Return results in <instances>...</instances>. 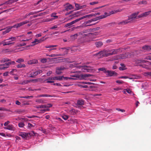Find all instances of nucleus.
I'll return each instance as SVG.
<instances>
[{
	"instance_id": "nucleus-1",
	"label": "nucleus",
	"mask_w": 151,
	"mask_h": 151,
	"mask_svg": "<svg viewBox=\"0 0 151 151\" xmlns=\"http://www.w3.org/2000/svg\"><path fill=\"white\" fill-rule=\"evenodd\" d=\"M121 51L120 49H117L111 50H102L103 52V56L108 57L113 55H115L119 53Z\"/></svg>"
},
{
	"instance_id": "nucleus-2",
	"label": "nucleus",
	"mask_w": 151,
	"mask_h": 151,
	"mask_svg": "<svg viewBox=\"0 0 151 151\" xmlns=\"http://www.w3.org/2000/svg\"><path fill=\"white\" fill-rule=\"evenodd\" d=\"M17 38L16 37H12L3 40V46L14 45L15 43L14 41L16 40Z\"/></svg>"
},
{
	"instance_id": "nucleus-3",
	"label": "nucleus",
	"mask_w": 151,
	"mask_h": 151,
	"mask_svg": "<svg viewBox=\"0 0 151 151\" xmlns=\"http://www.w3.org/2000/svg\"><path fill=\"white\" fill-rule=\"evenodd\" d=\"M137 63L139 64V65L146 69L149 68V66L147 64H149V63L147 61L142 60H138L137 61Z\"/></svg>"
},
{
	"instance_id": "nucleus-4",
	"label": "nucleus",
	"mask_w": 151,
	"mask_h": 151,
	"mask_svg": "<svg viewBox=\"0 0 151 151\" xmlns=\"http://www.w3.org/2000/svg\"><path fill=\"white\" fill-rule=\"evenodd\" d=\"M63 77V76H55V77H49L46 79L45 81H46V83H51L54 82V81H50L49 80H58L59 81L61 80Z\"/></svg>"
},
{
	"instance_id": "nucleus-5",
	"label": "nucleus",
	"mask_w": 151,
	"mask_h": 151,
	"mask_svg": "<svg viewBox=\"0 0 151 151\" xmlns=\"http://www.w3.org/2000/svg\"><path fill=\"white\" fill-rule=\"evenodd\" d=\"M90 76V75L87 74L84 75L75 74L71 76L75 78H73V80H74L84 79L86 77H88Z\"/></svg>"
},
{
	"instance_id": "nucleus-6",
	"label": "nucleus",
	"mask_w": 151,
	"mask_h": 151,
	"mask_svg": "<svg viewBox=\"0 0 151 151\" xmlns=\"http://www.w3.org/2000/svg\"><path fill=\"white\" fill-rule=\"evenodd\" d=\"M78 68L81 69V71L84 72H90L92 71V68L91 66H88L87 65H84L83 66H76Z\"/></svg>"
},
{
	"instance_id": "nucleus-7",
	"label": "nucleus",
	"mask_w": 151,
	"mask_h": 151,
	"mask_svg": "<svg viewBox=\"0 0 151 151\" xmlns=\"http://www.w3.org/2000/svg\"><path fill=\"white\" fill-rule=\"evenodd\" d=\"M85 32H86L83 31H81L80 32L75 34L71 36V38L72 40H75L77 38L78 36L80 35H83V36H90L91 35V34H84Z\"/></svg>"
},
{
	"instance_id": "nucleus-8",
	"label": "nucleus",
	"mask_w": 151,
	"mask_h": 151,
	"mask_svg": "<svg viewBox=\"0 0 151 151\" xmlns=\"http://www.w3.org/2000/svg\"><path fill=\"white\" fill-rule=\"evenodd\" d=\"M42 71L41 70H33L29 73V77L31 78H34L38 74L42 73Z\"/></svg>"
},
{
	"instance_id": "nucleus-9",
	"label": "nucleus",
	"mask_w": 151,
	"mask_h": 151,
	"mask_svg": "<svg viewBox=\"0 0 151 151\" xmlns=\"http://www.w3.org/2000/svg\"><path fill=\"white\" fill-rule=\"evenodd\" d=\"M139 14V12L135 13L132 14L131 15L128 17V20L129 21V22L133 21L135 19H138L139 18H138L137 15Z\"/></svg>"
},
{
	"instance_id": "nucleus-10",
	"label": "nucleus",
	"mask_w": 151,
	"mask_h": 151,
	"mask_svg": "<svg viewBox=\"0 0 151 151\" xmlns=\"http://www.w3.org/2000/svg\"><path fill=\"white\" fill-rule=\"evenodd\" d=\"M118 12H119V11L117 10H116V11H112L109 12V13L105 12L104 13V15H102L99 16L100 19H102L105 18L111 14H114L115 13Z\"/></svg>"
},
{
	"instance_id": "nucleus-11",
	"label": "nucleus",
	"mask_w": 151,
	"mask_h": 151,
	"mask_svg": "<svg viewBox=\"0 0 151 151\" xmlns=\"http://www.w3.org/2000/svg\"><path fill=\"white\" fill-rule=\"evenodd\" d=\"M100 19L99 16L98 17H96V18H94L93 19H92L90 20H88V21L85 22L84 23V25L85 27L91 26L93 25V24H89L92 22L95 21L96 20H97L99 19Z\"/></svg>"
},
{
	"instance_id": "nucleus-12",
	"label": "nucleus",
	"mask_w": 151,
	"mask_h": 151,
	"mask_svg": "<svg viewBox=\"0 0 151 151\" xmlns=\"http://www.w3.org/2000/svg\"><path fill=\"white\" fill-rule=\"evenodd\" d=\"M64 11H68L73 9V6L70 4L69 3H67L64 5Z\"/></svg>"
},
{
	"instance_id": "nucleus-13",
	"label": "nucleus",
	"mask_w": 151,
	"mask_h": 151,
	"mask_svg": "<svg viewBox=\"0 0 151 151\" xmlns=\"http://www.w3.org/2000/svg\"><path fill=\"white\" fill-rule=\"evenodd\" d=\"M78 21H79V20L78 19H76L70 23L67 24L64 26V27H70L73 24Z\"/></svg>"
},
{
	"instance_id": "nucleus-14",
	"label": "nucleus",
	"mask_w": 151,
	"mask_h": 151,
	"mask_svg": "<svg viewBox=\"0 0 151 151\" xmlns=\"http://www.w3.org/2000/svg\"><path fill=\"white\" fill-rule=\"evenodd\" d=\"M151 12V11H149L147 12H145L139 15L138 16V18H141L142 17H147V15H149L150 13Z\"/></svg>"
},
{
	"instance_id": "nucleus-15",
	"label": "nucleus",
	"mask_w": 151,
	"mask_h": 151,
	"mask_svg": "<svg viewBox=\"0 0 151 151\" xmlns=\"http://www.w3.org/2000/svg\"><path fill=\"white\" fill-rule=\"evenodd\" d=\"M108 75L110 76H116L118 74L114 71L107 70V73Z\"/></svg>"
},
{
	"instance_id": "nucleus-16",
	"label": "nucleus",
	"mask_w": 151,
	"mask_h": 151,
	"mask_svg": "<svg viewBox=\"0 0 151 151\" xmlns=\"http://www.w3.org/2000/svg\"><path fill=\"white\" fill-rule=\"evenodd\" d=\"M4 128L5 129H8L12 131H14L15 130L14 127L13 125L11 124L8 125L7 127H4Z\"/></svg>"
},
{
	"instance_id": "nucleus-17",
	"label": "nucleus",
	"mask_w": 151,
	"mask_h": 151,
	"mask_svg": "<svg viewBox=\"0 0 151 151\" xmlns=\"http://www.w3.org/2000/svg\"><path fill=\"white\" fill-rule=\"evenodd\" d=\"M12 28V27H6V28L4 29V30L5 29V31L3 32V35H4L9 32L11 30Z\"/></svg>"
},
{
	"instance_id": "nucleus-18",
	"label": "nucleus",
	"mask_w": 151,
	"mask_h": 151,
	"mask_svg": "<svg viewBox=\"0 0 151 151\" xmlns=\"http://www.w3.org/2000/svg\"><path fill=\"white\" fill-rule=\"evenodd\" d=\"M38 63V61L37 59H35L29 60L28 62V64L29 65L35 64Z\"/></svg>"
},
{
	"instance_id": "nucleus-19",
	"label": "nucleus",
	"mask_w": 151,
	"mask_h": 151,
	"mask_svg": "<svg viewBox=\"0 0 151 151\" xmlns=\"http://www.w3.org/2000/svg\"><path fill=\"white\" fill-rule=\"evenodd\" d=\"M129 23H130L128 19L127 20L123 21L121 22H119L118 23V24L119 25H124Z\"/></svg>"
},
{
	"instance_id": "nucleus-20",
	"label": "nucleus",
	"mask_w": 151,
	"mask_h": 151,
	"mask_svg": "<svg viewBox=\"0 0 151 151\" xmlns=\"http://www.w3.org/2000/svg\"><path fill=\"white\" fill-rule=\"evenodd\" d=\"M8 62L4 64V65H6V67H8L11 65H14L15 64V63L14 61H11L10 60Z\"/></svg>"
},
{
	"instance_id": "nucleus-21",
	"label": "nucleus",
	"mask_w": 151,
	"mask_h": 151,
	"mask_svg": "<svg viewBox=\"0 0 151 151\" xmlns=\"http://www.w3.org/2000/svg\"><path fill=\"white\" fill-rule=\"evenodd\" d=\"M98 85L96 84L92 83L89 86V88L91 89H94L95 88H97Z\"/></svg>"
},
{
	"instance_id": "nucleus-22",
	"label": "nucleus",
	"mask_w": 151,
	"mask_h": 151,
	"mask_svg": "<svg viewBox=\"0 0 151 151\" xmlns=\"http://www.w3.org/2000/svg\"><path fill=\"white\" fill-rule=\"evenodd\" d=\"M142 48L144 50H151V45H145L142 47Z\"/></svg>"
},
{
	"instance_id": "nucleus-23",
	"label": "nucleus",
	"mask_w": 151,
	"mask_h": 151,
	"mask_svg": "<svg viewBox=\"0 0 151 151\" xmlns=\"http://www.w3.org/2000/svg\"><path fill=\"white\" fill-rule=\"evenodd\" d=\"M95 45L97 47L100 48L103 45V43L101 42H95Z\"/></svg>"
},
{
	"instance_id": "nucleus-24",
	"label": "nucleus",
	"mask_w": 151,
	"mask_h": 151,
	"mask_svg": "<svg viewBox=\"0 0 151 151\" xmlns=\"http://www.w3.org/2000/svg\"><path fill=\"white\" fill-rule=\"evenodd\" d=\"M77 104L78 105L83 106L84 104V101L81 99H79L77 101Z\"/></svg>"
},
{
	"instance_id": "nucleus-25",
	"label": "nucleus",
	"mask_w": 151,
	"mask_h": 151,
	"mask_svg": "<svg viewBox=\"0 0 151 151\" xmlns=\"http://www.w3.org/2000/svg\"><path fill=\"white\" fill-rule=\"evenodd\" d=\"M93 16V15H92V14H88V15H86L85 16H83L79 18H78V19L79 20V21L81 19H84L85 18H86L87 17H92Z\"/></svg>"
},
{
	"instance_id": "nucleus-26",
	"label": "nucleus",
	"mask_w": 151,
	"mask_h": 151,
	"mask_svg": "<svg viewBox=\"0 0 151 151\" xmlns=\"http://www.w3.org/2000/svg\"><path fill=\"white\" fill-rule=\"evenodd\" d=\"M26 65L24 64L20 63L17 65V67L18 68H25Z\"/></svg>"
},
{
	"instance_id": "nucleus-27",
	"label": "nucleus",
	"mask_w": 151,
	"mask_h": 151,
	"mask_svg": "<svg viewBox=\"0 0 151 151\" xmlns=\"http://www.w3.org/2000/svg\"><path fill=\"white\" fill-rule=\"evenodd\" d=\"M36 102L38 103H44L45 101L44 100L42 99H38L36 100Z\"/></svg>"
},
{
	"instance_id": "nucleus-28",
	"label": "nucleus",
	"mask_w": 151,
	"mask_h": 151,
	"mask_svg": "<svg viewBox=\"0 0 151 151\" xmlns=\"http://www.w3.org/2000/svg\"><path fill=\"white\" fill-rule=\"evenodd\" d=\"M68 113L69 114H70L71 115H74L75 113V110L74 109H73L71 110H69L68 111Z\"/></svg>"
},
{
	"instance_id": "nucleus-29",
	"label": "nucleus",
	"mask_w": 151,
	"mask_h": 151,
	"mask_svg": "<svg viewBox=\"0 0 151 151\" xmlns=\"http://www.w3.org/2000/svg\"><path fill=\"white\" fill-rule=\"evenodd\" d=\"M42 41L43 40H42V39H40V40H38V39H35L34 41L32 42V43L34 44L36 42H37V43H38Z\"/></svg>"
},
{
	"instance_id": "nucleus-30",
	"label": "nucleus",
	"mask_w": 151,
	"mask_h": 151,
	"mask_svg": "<svg viewBox=\"0 0 151 151\" xmlns=\"http://www.w3.org/2000/svg\"><path fill=\"white\" fill-rule=\"evenodd\" d=\"M81 13L80 11L77 12L73 14V17H78L81 14Z\"/></svg>"
},
{
	"instance_id": "nucleus-31",
	"label": "nucleus",
	"mask_w": 151,
	"mask_h": 151,
	"mask_svg": "<svg viewBox=\"0 0 151 151\" xmlns=\"http://www.w3.org/2000/svg\"><path fill=\"white\" fill-rule=\"evenodd\" d=\"M10 61V60H9L7 58H4L1 60V63H4L6 62H8Z\"/></svg>"
},
{
	"instance_id": "nucleus-32",
	"label": "nucleus",
	"mask_w": 151,
	"mask_h": 151,
	"mask_svg": "<svg viewBox=\"0 0 151 151\" xmlns=\"http://www.w3.org/2000/svg\"><path fill=\"white\" fill-rule=\"evenodd\" d=\"M5 65H4V64H1L0 65V70H4L6 68H8V67H6L5 66Z\"/></svg>"
},
{
	"instance_id": "nucleus-33",
	"label": "nucleus",
	"mask_w": 151,
	"mask_h": 151,
	"mask_svg": "<svg viewBox=\"0 0 151 151\" xmlns=\"http://www.w3.org/2000/svg\"><path fill=\"white\" fill-rule=\"evenodd\" d=\"M51 96L50 95L47 94H42V95H39L38 96V97H51Z\"/></svg>"
},
{
	"instance_id": "nucleus-34",
	"label": "nucleus",
	"mask_w": 151,
	"mask_h": 151,
	"mask_svg": "<svg viewBox=\"0 0 151 151\" xmlns=\"http://www.w3.org/2000/svg\"><path fill=\"white\" fill-rule=\"evenodd\" d=\"M30 81L28 80H24L22 82L18 83L21 85H24L28 83Z\"/></svg>"
},
{
	"instance_id": "nucleus-35",
	"label": "nucleus",
	"mask_w": 151,
	"mask_h": 151,
	"mask_svg": "<svg viewBox=\"0 0 151 151\" xmlns=\"http://www.w3.org/2000/svg\"><path fill=\"white\" fill-rule=\"evenodd\" d=\"M18 126L20 128L24 127L25 124L24 122H20L18 124Z\"/></svg>"
},
{
	"instance_id": "nucleus-36",
	"label": "nucleus",
	"mask_w": 151,
	"mask_h": 151,
	"mask_svg": "<svg viewBox=\"0 0 151 151\" xmlns=\"http://www.w3.org/2000/svg\"><path fill=\"white\" fill-rule=\"evenodd\" d=\"M96 55H99L100 56V57H104L103 56V52L102 51V50L100 51L99 52L97 53Z\"/></svg>"
},
{
	"instance_id": "nucleus-37",
	"label": "nucleus",
	"mask_w": 151,
	"mask_h": 151,
	"mask_svg": "<svg viewBox=\"0 0 151 151\" xmlns=\"http://www.w3.org/2000/svg\"><path fill=\"white\" fill-rule=\"evenodd\" d=\"M24 59L22 58H19L16 60V62L17 63H20L24 62Z\"/></svg>"
},
{
	"instance_id": "nucleus-38",
	"label": "nucleus",
	"mask_w": 151,
	"mask_h": 151,
	"mask_svg": "<svg viewBox=\"0 0 151 151\" xmlns=\"http://www.w3.org/2000/svg\"><path fill=\"white\" fill-rule=\"evenodd\" d=\"M75 6L76 7V8L77 9V10H79L80 9H79L81 8V4H76L75 3Z\"/></svg>"
},
{
	"instance_id": "nucleus-39",
	"label": "nucleus",
	"mask_w": 151,
	"mask_h": 151,
	"mask_svg": "<svg viewBox=\"0 0 151 151\" xmlns=\"http://www.w3.org/2000/svg\"><path fill=\"white\" fill-rule=\"evenodd\" d=\"M98 70L99 71H103L104 73H107V70H106L104 68H99Z\"/></svg>"
},
{
	"instance_id": "nucleus-40",
	"label": "nucleus",
	"mask_w": 151,
	"mask_h": 151,
	"mask_svg": "<svg viewBox=\"0 0 151 151\" xmlns=\"http://www.w3.org/2000/svg\"><path fill=\"white\" fill-rule=\"evenodd\" d=\"M57 46V45H49L46 46H45V47L46 48H51L54 47H56Z\"/></svg>"
},
{
	"instance_id": "nucleus-41",
	"label": "nucleus",
	"mask_w": 151,
	"mask_h": 151,
	"mask_svg": "<svg viewBox=\"0 0 151 151\" xmlns=\"http://www.w3.org/2000/svg\"><path fill=\"white\" fill-rule=\"evenodd\" d=\"M19 135L24 138L26 137V134L23 132L19 134Z\"/></svg>"
},
{
	"instance_id": "nucleus-42",
	"label": "nucleus",
	"mask_w": 151,
	"mask_h": 151,
	"mask_svg": "<svg viewBox=\"0 0 151 151\" xmlns=\"http://www.w3.org/2000/svg\"><path fill=\"white\" fill-rule=\"evenodd\" d=\"M14 112L16 113H18L19 114H20L23 113L24 111L22 110H16Z\"/></svg>"
},
{
	"instance_id": "nucleus-43",
	"label": "nucleus",
	"mask_w": 151,
	"mask_h": 151,
	"mask_svg": "<svg viewBox=\"0 0 151 151\" xmlns=\"http://www.w3.org/2000/svg\"><path fill=\"white\" fill-rule=\"evenodd\" d=\"M80 7H81V8H80L79 9H82L85 8L87 7H89V6L86 5L81 4Z\"/></svg>"
},
{
	"instance_id": "nucleus-44",
	"label": "nucleus",
	"mask_w": 151,
	"mask_h": 151,
	"mask_svg": "<svg viewBox=\"0 0 151 151\" xmlns=\"http://www.w3.org/2000/svg\"><path fill=\"white\" fill-rule=\"evenodd\" d=\"M91 90L94 91L96 92H99L101 91V90L100 89L98 88V87L97 88H95L93 89H91Z\"/></svg>"
},
{
	"instance_id": "nucleus-45",
	"label": "nucleus",
	"mask_w": 151,
	"mask_h": 151,
	"mask_svg": "<svg viewBox=\"0 0 151 151\" xmlns=\"http://www.w3.org/2000/svg\"><path fill=\"white\" fill-rule=\"evenodd\" d=\"M36 107L37 108H46V107L45 105H41L37 106Z\"/></svg>"
},
{
	"instance_id": "nucleus-46",
	"label": "nucleus",
	"mask_w": 151,
	"mask_h": 151,
	"mask_svg": "<svg viewBox=\"0 0 151 151\" xmlns=\"http://www.w3.org/2000/svg\"><path fill=\"white\" fill-rule=\"evenodd\" d=\"M34 127V126L32 124H30V123H28L27 127L29 129H31V128H33Z\"/></svg>"
},
{
	"instance_id": "nucleus-47",
	"label": "nucleus",
	"mask_w": 151,
	"mask_h": 151,
	"mask_svg": "<svg viewBox=\"0 0 151 151\" xmlns=\"http://www.w3.org/2000/svg\"><path fill=\"white\" fill-rule=\"evenodd\" d=\"M68 116L67 115H63L62 116V117L64 120H67L68 118Z\"/></svg>"
},
{
	"instance_id": "nucleus-48",
	"label": "nucleus",
	"mask_w": 151,
	"mask_h": 151,
	"mask_svg": "<svg viewBox=\"0 0 151 151\" xmlns=\"http://www.w3.org/2000/svg\"><path fill=\"white\" fill-rule=\"evenodd\" d=\"M147 4V2L146 1H140L139 2V4Z\"/></svg>"
},
{
	"instance_id": "nucleus-49",
	"label": "nucleus",
	"mask_w": 151,
	"mask_h": 151,
	"mask_svg": "<svg viewBox=\"0 0 151 151\" xmlns=\"http://www.w3.org/2000/svg\"><path fill=\"white\" fill-rule=\"evenodd\" d=\"M132 78L133 79H139L140 78V76L137 75H133L132 76Z\"/></svg>"
},
{
	"instance_id": "nucleus-50",
	"label": "nucleus",
	"mask_w": 151,
	"mask_h": 151,
	"mask_svg": "<svg viewBox=\"0 0 151 151\" xmlns=\"http://www.w3.org/2000/svg\"><path fill=\"white\" fill-rule=\"evenodd\" d=\"M33 97V96H22V97H20L21 98L29 99H30V98H31V97L32 98Z\"/></svg>"
},
{
	"instance_id": "nucleus-51",
	"label": "nucleus",
	"mask_w": 151,
	"mask_h": 151,
	"mask_svg": "<svg viewBox=\"0 0 151 151\" xmlns=\"http://www.w3.org/2000/svg\"><path fill=\"white\" fill-rule=\"evenodd\" d=\"M32 37V36H29V37L30 38H29V39L21 40V39H20L19 38V40H20V41H28V40H31L32 39V38L31 37Z\"/></svg>"
},
{
	"instance_id": "nucleus-52",
	"label": "nucleus",
	"mask_w": 151,
	"mask_h": 151,
	"mask_svg": "<svg viewBox=\"0 0 151 151\" xmlns=\"http://www.w3.org/2000/svg\"><path fill=\"white\" fill-rule=\"evenodd\" d=\"M56 14V13H52L51 14V17H53L55 18V19H57L58 17L57 16L55 15Z\"/></svg>"
},
{
	"instance_id": "nucleus-53",
	"label": "nucleus",
	"mask_w": 151,
	"mask_h": 151,
	"mask_svg": "<svg viewBox=\"0 0 151 151\" xmlns=\"http://www.w3.org/2000/svg\"><path fill=\"white\" fill-rule=\"evenodd\" d=\"M45 105L46 107V108H50L52 106V105L50 104H47Z\"/></svg>"
},
{
	"instance_id": "nucleus-54",
	"label": "nucleus",
	"mask_w": 151,
	"mask_h": 151,
	"mask_svg": "<svg viewBox=\"0 0 151 151\" xmlns=\"http://www.w3.org/2000/svg\"><path fill=\"white\" fill-rule=\"evenodd\" d=\"M99 3L98 1H94L89 3V4L91 5H93L95 4H97Z\"/></svg>"
},
{
	"instance_id": "nucleus-55",
	"label": "nucleus",
	"mask_w": 151,
	"mask_h": 151,
	"mask_svg": "<svg viewBox=\"0 0 151 151\" xmlns=\"http://www.w3.org/2000/svg\"><path fill=\"white\" fill-rule=\"evenodd\" d=\"M61 49H62L65 53H67L68 52L67 50L65 48H61L59 49L60 50Z\"/></svg>"
},
{
	"instance_id": "nucleus-56",
	"label": "nucleus",
	"mask_w": 151,
	"mask_h": 151,
	"mask_svg": "<svg viewBox=\"0 0 151 151\" xmlns=\"http://www.w3.org/2000/svg\"><path fill=\"white\" fill-rule=\"evenodd\" d=\"M65 68L63 67H58L57 68V69H58L60 71H61L62 70H63L65 69Z\"/></svg>"
},
{
	"instance_id": "nucleus-57",
	"label": "nucleus",
	"mask_w": 151,
	"mask_h": 151,
	"mask_svg": "<svg viewBox=\"0 0 151 151\" xmlns=\"http://www.w3.org/2000/svg\"><path fill=\"white\" fill-rule=\"evenodd\" d=\"M107 6H108V5H106L102 6H99L98 7H97L95 8V9H98L100 8H102L104 7Z\"/></svg>"
},
{
	"instance_id": "nucleus-58",
	"label": "nucleus",
	"mask_w": 151,
	"mask_h": 151,
	"mask_svg": "<svg viewBox=\"0 0 151 151\" xmlns=\"http://www.w3.org/2000/svg\"><path fill=\"white\" fill-rule=\"evenodd\" d=\"M29 16V13L26 14L23 17V19H25L27 18Z\"/></svg>"
},
{
	"instance_id": "nucleus-59",
	"label": "nucleus",
	"mask_w": 151,
	"mask_h": 151,
	"mask_svg": "<svg viewBox=\"0 0 151 151\" xmlns=\"http://www.w3.org/2000/svg\"><path fill=\"white\" fill-rule=\"evenodd\" d=\"M47 61V60L45 58H43V59H42L41 60V61L42 63H44L46 62Z\"/></svg>"
},
{
	"instance_id": "nucleus-60",
	"label": "nucleus",
	"mask_w": 151,
	"mask_h": 151,
	"mask_svg": "<svg viewBox=\"0 0 151 151\" xmlns=\"http://www.w3.org/2000/svg\"><path fill=\"white\" fill-rule=\"evenodd\" d=\"M58 55L57 54H52L49 55V56L50 57H53L58 56Z\"/></svg>"
},
{
	"instance_id": "nucleus-61",
	"label": "nucleus",
	"mask_w": 151,
	"mask_h": 151,
	"mask_svg": "<svg viewBox=\"0 0 151 151\" xmlns=\"http://www.w3.org/2000/svg\"><path fill=\"white\" fill-rule=\"evenodd\" d=\"M126 69L125 66L124 67H121L119 68V69L120 70H125Z\"/></svg>"
},
{
	"instance_id": "nucleus-62",
	"label": "nucleus",
	"mask_w": 151,
	"mask_h": 151,
	"mask_svg": "<svg viewBox=\"0 0 151 151\" xmlns=\"http://www.w3.org/2000/svg\"><path fill=\"white\" fill-rule=\"evenodd\" d=\"M13 27H15L17 28L19 27H20L19 26V23H17V24H16L15 25H14L13 26Z\"/></svg>"
},
{
	"instance_id": "nucleus-63",
	"label": "nucleus",
	"mask_w": 151,
	"mask_h": 151,
	"mask_svg": "<svg viewBox=\"0 0 151 151\" xmlns=\"http://www.w3.org/2000/svg\"><path fill=\"white\" fill-rule=\"evenodd\" d=\"M49 109H42L40 110L41 112L40 113H44L45 112L48 111Z\"/></svg>"
},
{
	"instance_id": "nucleus-64",
	"label": "nucleus",
	"mask_w": 151,
	"mask_h": 151,
	"mask_svg": "<svg viewBox=\"0 0 151 151\" xmlns=\"http://www.w3.org/2000/svg\"><path fill=\"white\" fill-rule=\"evenodd\" d=\"M62 72H61V71H60L56 69V73L57 74H60Z\"/></svg>"
}]
</instances>
